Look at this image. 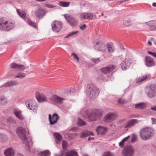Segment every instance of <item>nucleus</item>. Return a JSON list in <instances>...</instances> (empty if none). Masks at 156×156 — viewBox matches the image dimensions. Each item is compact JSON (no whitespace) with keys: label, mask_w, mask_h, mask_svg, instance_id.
I'll return each mask as SVG.
<instances>
[{"label":"nucleus","mask_w":156,"mask_h":156,"mask_svg":"<svg viewBox=\"0 0 156 156\" xmlns=\"http://www.w3.org/2000/svg\"><path fill=\"white\" fill-rule=\"evenodd\" d=\"M81 114L90 121L98 120L101 118L103 116L102 111L98 109H93L91 112L82 109L81 111Z\"/></svg>","instance_id":"obj_1"},{"label":"nucleus","mask_w":156,"mask_h":156,"mask_svg":"<svg viewBox=\"0 0 156 156\" xmlns=\"http://www.w3.org/2000/svg\"><path fill=\"white\" fill-rule=\"evenodd\" d=\"M86 92L87 96L93 99L97 98L99 93V89L92 84H88L87 85Z\"/></svg>","instance_id":"obj_2"},{"label":"nucleus","mask_w":156,"mask_h":156,"mask_svg":"<svg viewBox=\"0 0 156 156\" xmlns=\"http://www.w3.org/2000/svg\"><path fill=\"white\" fill-rule=\"evenodd\" d=\"M25 130L23 127H18L16 130V132L18 136L22 140L24 143H25L26 148L28 151L30 149L29 142L27 140V138L25 134Z\"/></svg>","instance_id":"obj_3"},{"label":"nucleus","mask_w":156,"mask_h":156,"mask_svg":"<svg viewBox=\"0 0 156 156\" xmlns=\"http://www.w3.org/2000/svg\"><path fill=\"white\" fill-rule=\"evenodd\" d=\"M154 132V130L150 127L143 128L140 130V137L143 140H147L152 136Z\"/></svg>","instance_id":"obj_4"},{"label":"nucleus","mask_w":156,"mask_h":156,"mask_svg":"<svg viewBox=\"0 0 156 156\" xmlns=\"http://www.w3.org/2000/svg\"><path fill=\"white\" fill-rule=\"evenodd\" d=\"M14 22L6 21L3 18H0V30L9 31L15 27Z\"/></svg>","instance_id":"obj_5"},{"label":"nucleus","mask_w":156,"mask_h":156,"mask_svg":"<svg viewBox=\"0 0 156 156\" xmlns=\"http://www.w3.org/2000/svg\"><path fill=\"white\" fill-rule=\"evenodd\" d=\"M27 107L28 109L37 113V105L35 101L33 99H28L25 102Z\"/></svg>","instance_id":"obj_6"},{"label":"nucleus","mask_w":156,"mask_h":156,"mask_svg":"<svg viewBox=\"0 0 156 156\" xmlns=\"http://www.w3.org/2000/svg\"><path fill=\"white\" fill-rule=\"evenodd\" d=\"M147 94L150 98L154 97L156 95V85L154 84L151 85L148 88Z\"/></svg>","instance_id":"obj_7"},{"label":"nucleus","mask_w":156,"mask_h":156,"mask_svg":"<svg viewBox=\"0 0 156 156\" xmlns=\"http://www.w3.org/2000/svg\"><path fill=\"white\" fill-rule=\"evenodd\" d=\"M134 153L133 148L130 145L126 147L122 151L124 156H133Z\"/></svg>","instance_id":"obj_8"},{"label":"nucleus","mask_w":156,"mask_h":156,"mask_svg":"<svg viewBox=\"0 0 156 156\" xmlns=\"http://www.w3.org/2000/svg\"><path fill=\"white\" fill-rule=\"evenodd\" d=\"M117 115L115 113L113 112H109L107 114L104 118V121L106 122H111L115 120Z\"/></svg>","instance_id":"obj_9"},{"label":"nucleus","mask_w":156,"mask_h":156,"mask_svg":"<svg viewBox=\"0 0 156 156\" xmlns=\"http://www.w3.org/2000/svg\"><path fill=\"white\" fill-rule=\"evenodd\" d=\"M64 17L67 21L72 26H76L78 21L69 15L66 14L64 15Z\"/></svg>","instance_id":"obj_10"},{"label":"nucleus","mask_w":156,"mask_h":156,"mask_svg":"<svg viewBox=\"0 0 156 156\" xmlns=\"http://www.w3.org/2000/svg\"><path fill=\"white\" fill-rule=\"evenodd\" d=\"M62 23L58 21H55L51 23L52 30L53 31L57 32H59L62 28Z\"/></svg>","instance_id":"obj_11"},{"label":"nucleus","mask_w":156,"mask_h":156,"mask_svg":"<svg viewBox=\"0 0 156 156\" xmlns=\"http://www.w3.org/2000/svg\"><path fill=\"white\" fill-rule=\"evenodd\" d=\"M59 119V117L56 113L54 114L52 117L51 114L49 115V120L51 125H54L57 123Z\"/></svg>","instance_id":"obj_12"},{"label":"nucleus","mask_w":156,"mask_h":156,"mask_svg":"<svg viewBox=\"0 0 156 156\" xmlns=\"http://www.w3.org/2000/svg\"><path fill=\"white\" fill-rule=\"evenodd\" d=\"M47 12L44 9H38L35 10V15L36 16L39 18H42L46 13Z\"/></svg>","instance_id":"obj_13"},{"label":"nucleus","mask_w":156,"mask_h":156,"mask_svg":"<svg viewBox=\"0 0 156 156\" xmlns=\"http://www.w3.org/2000/svg\"><path fill=\"white\" fill-rule=\"evenodd\" d=\"M139 122V121L136 119H131L127 122L124 127L125 129H128L134 126L136 124Z\"/></svg>","instance_id":"obj_14"},{"label":"nucleus","mask_w":156,"mask_h":156,"mask_svg":"<svg viewBox=\"0 0 156 156\" xmlns=\"http://www.w3.org/2000/svg\"><path fill=\"white\" fill-rule=\"evenodd\" d=\"M93 15L91 13L83 12L80 14V18L82 20H90L92 19Z\"/></svg>","instance_id":"obj_15"},{"label":"nucleus","mask_w":156,"mask_h":156,"mask_svg":"<svg viewBox=\"0 0 156 156\" xmlns=\"http://www.w3.org/2000/svg\"><path fill=\"white\" fill-rule=\"evenodd\" d=\"M131 64V59L129 58H126L122 62L121 66L122 69L125 70L129 68Z\"/></svg>","instance_id":"obj_16"},{"label":"nucleus","mask_w":156,"mask_h":156,"mask_svg":"<svg viewBox=\"0 0 156 156\" xmlns=\"http://www.w3.org/2000/svg\"><path fill=\"white\" fill-rule=\"evenodd\" d=\"M146 65L148 67L153 66L155 64V62L152 58L149 56H146L145 60Z\"/></svg>","instance_id":"obj_17"},{"label":"nucleus","mask_w":156,"mask_h":156,"mask_svg":"<svg viewBox=\"0 0 156 156\" xmlns=\"http://www.w3.org/2000/svg\"><path fill=\"white\" fill-rule=\"evenodd\" d=\"M115 68V66L109 65L105 67L101 68L100 70L105 74L112 72Z\"/></svg>","instance_id":"obj_18"},{"label":"nucleus","mask_w":156,"mask_h":156,"mask_svg":"<svg viewBox=\"0 0 156 156\" xmlns=\"http://www.w3.org/2000/svg\"><path fill=\"white\" fill-rule=\"evenodd\" d=\"M49 99L52 102L59 104L62 103L64 100L63 98H60L57 95L52 96L49 98Z\"/></svg>","instance_id":"obj_19"},{"label":"nucleus","mask_w":156,"mask_h":156,"mask_svg":"<svg viewBox=\"0 0 156 156\" xmlns=\"http://www.w3.org/2000/svg\"><path fill=\"white\" fill-rule=\"evenodd\" d=\"M97 133L100 135L105 134L108 131V128L106 127H103L99 126L96 129Z\"/></svg>","instance_id":"obj_20"},{"label":"nucleus","mask_w":156,"mask_h":156,"mask_svg":"<svg viewBox=\"0 0 156 156\" xmlns=\"http://www.w3.org/2000/svg\"><path fill=\"white\" fill-rule=\"evenodd\" d=\"M36 98L39 102H44L47 101L46 96L43 94H37Z\"/></svg>","instance_id":"obj_21"},{"label":"nucleus","mask_w":156,"mask_h":156,"mask_svg":"<svg viewBox=\"0 0 156 156\" xmlns=\"http://www.w3.org/2000/svg\"><path fill=\"white\" fill-rule=\"evenodd\" d=\"M17 84V82L16 81H10L5 83L3 85L0 86V88L1 87H10L16 85Z\"/></svg>","instance_id":"obj_22"},{"label":"nucleus","mask_w":156,"mask_h":156,"mask_svg":"<svg viewBox=\"0 0 156 156\" xmlns=\"http://www.w3.org/2000/svg\"><path fill=\"white\" fill-rule=\"evenodd\" d=\"M22 113V111L18 109H15L13 111V113L16 115V116L18 119L21 120L24 119Z\"/></svg>","instance_id":"obj_23"},{"label":"nucleus","mask_w":156,"mask_h":156,"mask_svg":"<svg viewBox=\"0 0 156 156\" xmlns=\"http://www.w3.org/2000/svg\"><path fill=\"white\" fill-rule=\"evenodd\" d=\"M4 154L5 156H14L15 151L13 148H9L5 151Z\"/></svg>","instance_id":"obj_24"},{"label":"nucleus","mask_w":156,"mask_h":156,"mask_svg":"<svg viewBox=\"0 0 156 156\" xmlns=\"http://www.w3.org/2000/svg\"><path fill=\"white\" fill-rule=\"evenodd\" d=\"M65 156H78V155L77 151L74 150H72L67 152L66 153Z\"/></svg>","instance_id":"obj_25"},{"label":"nucleus","mask_w":156,"mask_h":156,"mask_svg":"<svg viewBox=\"0 0 156 156\" xmlns=\"http://www.w3.org/2000/svg\"><path fill=\"white\" fill-rule=\"evenodd\" d=\"M16 11L17 13L20 17L24 20L25 19L26 17V15L25 11L20 9H17Z\"/></svg>","instance_id":"obj_26"},{"label":"nucleus","mask_w":156,"mask_h":156,"mask_svg":"<svg viewBox=\"0 0 156 156\" xmlns=\"http://www.w3.org/2000/svg\"><path fill=\"white\" fill-rule=\"evenodd\" d=\"M147 75H144L136 79V83H140L147 79Z\"/></svg>","instance_id":"obj_27"},{"label":"nucleus","mask_w":156,"mask_h":156,"mask_svg":"<svg viewBox=\"0 0 156 156\" xmlns=\"http://www.w3.org/2000/svg\"><path fill=\"white\" fill-rule=\"evenodd\" d=\"M54 135L56 139L55 141L56 143H58L62 139V137L61 135L59 133H54Z\"/></svg>","instance_id":"obj_28"},{"label":"nucleus","mask_w":156,"mask_h":156,"mask_svg":"<svg viewBox=\"0 0 156 156\" xmlns=\"http://www.w3.org/2000/svg\"><path fill=\"white\" fill-rule=\"evenodd\" d=\"M96 44L95 46V48L99 51H101L104 45L99 42H96Z\"/></svg>","instance_id":"obj_29"},{"label":"nucleus","mask_w":156,"mask_h":156,"mask_svg":"<svg viewBox=\"0 0 156 156\" xmlns=\"http://www.w3.org/2000/svg\"><path fill=\"white\" fill-rule=\"evenodd\" d=\"M8 137L5 134L0 133V142H5L6 141Z\"/></svg>","instance_id":"obj_30"},{"label":"nucleus","mask_w":156,"mask_h":156,"mask_svg":"<svg viewBox=\"0 0 156 156\" xmlns=\"http://www.w3.org/2000/svg\"><path fill=\"white\" fill-rule=\"evenodd\" d=\"M145 106V104L143 103H138L135 105V108L137 109H143Z\"/></svg>","instance_id":"obj_31"},{"label":"nucleus","mask_w":156,"mask_h":156,"mask_svg":"<svg viewBox=\"0 0 156 156\" xmlns=\"http://www.w3.org/2000/svg\"><path fill=\"white\" fill-rule=\"evenodd\" d=\"M107 47L108 52L110 54L113 53L115 51V48L114 47L111 45L107 44Z\"/></svg>","instance_id":"obj_32"},{"label":"nucleus","mask_w":156,"mask_h":156,"mask_svg":"<svg viewBox=\"0 0 156 156\" xmlns=\"http://www.w3.org/2000/svg\"><path fill=\"white\" fill-rule=\"evenodd\" d=\"M70 2H65L61 1L59 2L58 5L59 6L63 7H68L69 5Z\"/></svg>","instance_id":"obj_33"},{"label":"nucleus","mask_w":156,"mask_h":156,"mask_svg":"<svg viewBox=\"0 0 156 156\" xmlns=\"http://www.w3.org/2000/svg\"><path fill=\"white\" fill-rule=\"evenodd\" d=\"M50 153L49 150H47L42 151L39 153V156H49Z\"/></svg>","instance_id":"obj_34"},{"label":"nucleus","mask_w":156,"mask_h":156,"mask_svg":"<svg viewBox=\"0 0 156 156\" xmlns=\"http://www.w3.org/2000/svg\"><path fill=\"white\" fill-rule=\"evenodd\" d=\"M27 23L29 25L33 26L34 28H36L37 27V24L34 22L28 19L26 21Z\"/></svg>","instance_id":"obj_35"},{"label":"nucleus","mask_w":156,"mask_h":156,"mask_svg":"<svg viewBox=\"0 0 156 156\" xmlns=\"http://www.w3.org/2000/svg\"><path fill=\"white\" fill-rule=\"evenodd\" d=\"M26 75V73H19L17 74V75L15 76V78H23L25 77Z\"/></svg>","instance_id":"obj_36"},{"label":"nucleus","mask_w":156,"mask_h":156,"mask_svg":"<svg viewBox=\"0 0 156 156\" xmlns=\"http://www.w3.org/2000/svg\"><path fill=\"white\" fill-rule=\"evenodd\" d=\"M90 60L92 62L95 64L99 63L102 60L100 58H91Z\"/></svg>","instance_id":"obj_37"},{"label":"nucleus","mask_w":156,"mask_h":156,"mask_svg":"<svg viewBox=\"0 0 156 156\" xmlns=\"http://www.w3.org/2000/svg\"><path fill=\"white\" fill-rule=\"evenodd\" d=\"M77 123L78 125L80 126H84L86 124L85 122H84L80 118H79L78 119Z\"/></svg>","instance_id":"obj_38"},{"label":"nucleus","mask_w":156,"mask_h":156,"mask_svg":"<svg viewBox=\"0 0 156 156\" xmlns=\"http://www.w3.org/2000/svg\"><path fill=\"white\" fill-rule=\"evenodd\" d=\"M88 136L87 131H83L81 133L80 137L81 138H84Z\"/></svg>","instance_id":"obj_39"},{"label":"nucleus","mask_w":156,"mask_h":156,"mask_svg":"<svg viewBox=\"0 0 156 156\" xmlns=\"http://www.w3.org/2000/svg\"><path fill=\"white\" fill-rule=\"evenodd\" d=\"M79 31L78 30L76 31H74L70 34H68L67 36H66L65 37L66 38H67L69 37H70L74 36L76 35V34H77L78 33H79Z\"/></svg>","instance_id":"obj_40"},{"label":"nucleus","mask_w":156,"mask_h":156,"mask_svg":"<svg viewBox=\"0 0 156 156\" xmlns=\"http://www.w3.org/2000/svg\"><path fill=\"white\" fill-rule=\"evenodd\" d=\"M137 136L135 134H132L131 135V142L132 143H134L136 141V138Z\"/></svg>","instance_id":"obj_41"},{"label":"nucleus","mask_w":156,"mask_h":156,"mask_svg":"<svg viewBox=\"0 0 156 156\" xmlns=\"http://www.w3.org/2000/svg\"><path fill=\"white\" fill-rule=\"evenodd\" d=\"M0 102L2 105L5 104L7 102V100L5 97H2L0 98Z\"/></svg>","instance_id":"obj_42"},{"label":"nucleus","mask_w":156,"mask_h":156,"mask_svg":"<svg viewBox=\"0 0 156 156\" xmlns=\"http://www.w3.org/2000/svg\"><path fill=\"white\" fill-rule=\"evenodd\" d=\"M18 64L15 63H12L10 64V67L12 69H17Z\"/></svg>","instance_id":"obj_43"},{"label":"nucleus","mask_w":156,"mask_h":156,"mask_svg":"<svg viewBox=\"0 0 156 156\" xmlns=\"http://www.w3.org/2000/svg\"><path fill=\"white\" fill-rule=\"evenodd\" d=\"M71 56L73 57V58L74 60L76 59L77 62H79V58L75 53H72Z\"/></svg>","instance_id":"obj_44"},{"label":"nucleus","mask_w":156,"mask_h":156,"mask_svg":"<svg viewBox=\"0 0 156 156\" xmlns=\"http://www.w3.org/2000/svg\"><path fill=\"white\" fill-rule=\"evenodd\" d=\"M103 156H115V154L110 152H105L103 154Z\"/></svg>","instance_id":"obj_45"},{"label":"nucleus","mask_w":156,"mask_h":156,"mask_svg":"<svg viewBox=\"0 0 156 156\" xmlns=\"http://www.w3.org/2000/svg\"><path fill=\"white\" fill-rule=\"evenodd\" d=\"M25 68L24 66L21 64H18L17 69L20 70H23Z\"/></svg>","instance_id":"obj_46"},{"label":"nucleus","mask_w":156,"mask_h":156,"mask_svg":"<svg viewBox=\"0 0 156 156\" xmlns=\"http://www.w3.org/2000/svg\"><path fill=\"white\" fill-rule=\"evenodd\" d=\"M66 153L64 151H62L59 154H55V156H65Z\"/></svg>","instance_id":"obj_47"},{"label":"nucleus","mask_w":156,"mask_h":156,"mask_svg":"<svg viewBox=\"0 0 156 156\" xmlns=\"http://www.w3.org/2000/svg\"><path fill=\"white\" fill-rule=\"evenodd\" d=\"M123 24L125 26H128L131 24V22L129 20H126L124 21Z\"/></svg>","instance_id":"obj_48"},{"label":"nucleus","mask_w":156,"mask_h":156,"mask_svg":"<svg viewBox=\"0 0 156 156\" xmlns=\"http://www.w3.org/2000/svg\"><path fill=\"white\" fill-rule=\"evenodd\" d=\"M67 145V142L63 140L62 142V148L63 149L65 150L66 149Z\"/></svg>","instance_id":"obj_49"},{"label":"nucleus","mask_w":156,"mask_h":156,"mask_svg":"<svg viewBox=\"0 0 156 156\" xmlns=\"http://www.w3.org/2000/svg\"><path fill=\"white\" fill-rule=\"evenodd\" d=\"M155 21L152 20L149 22H147L146 24L147 25L151 27V26L153 25L155 23Z\"/></svg>","instance_id":"obj_50"},{"label":"nucleus","mask_w":156,"mask_h":156,"mask_svg":"<svg viewBox=\"0 0 156 156\" xmlns=\"http://www.w3.org/2000/svg\"><path fill=\"white\" fill-rule=\"evenodd\" d=\"M148 53L153 57L156 58V53L151 51H148Z\"/></svg>","instance_id":"obj_51"},{"label":"nucleus","mask_w":156,"mask_h":156,"mask_svg":"<svg viewBox=\"0 0 156 156\" xmlns=\"http://www.w3.org/2000/svg\"><path fill=\"white\" fill-rule=\"evenodd\" d=\"M118 102L120 104H124L126 101H125L122 99H119L118 101Z\"/></svg>","instance_id":"obj_52"},{"label":"nucleus","mask_w":156,"mask_h":156,"mask_svg":"<svg viewBox=\"0 0 156 156\" xmlns=\"http://www.w3.org/2000/svg\"><path fill=\"white\" fill-rule=\"evenodd\" d=\"M87 27L86 25L85 24H83L81 26H80V29L81 30H84Z\"/></svg>","instance_id":"obj_53"},{"label":"nucleus","mask_w":156,"mask_h":156,"mask_svg":"<svg viewBox=\"0 0 156 156\" xmlns=\"http://www.w3.org/2000/svg\"><path fill=\"white\" fill-rule=\"evenodd\" d=\"M46 6L49 8H52L55 7V6L52 5L51 4H46Z\"/></svg>","instance_id":"obj_54"},{"label":"nucleus","mask_w":156,"mask_h":156,"mask_svg":"<svg viewBox=\"0 0 156 156\" xmlns=\"http://www.w3.org/2000/svg\"><path fill=\"white\" fill-rule=\"evenodd\" d=\"M151 120L152 121V123L153 124H156V119L155 118H151Z\"/></svg>","instance_id":"obj_55"},{"label":"nucleus","mask_w":156,"mask_h":156,"mask_svg":"<svg viewBox=\"0 0 156 156\" xmlns=\"http://www.w3.org/2000/svg\"><path fill=\"white\" fill-rule=\"evenodd\" d=\"M125 142L122 140L121 142L119 143V145L121 147H122L123 146V144Z\"/></svg>","instance_id":"obj_56"},{"label":"nucleus","mask_w":156,"mask_h":156,"mask_svg":"<svg viewBox=\"0 0 156 156\" xmlns=\"http://www.w3.org/2000/svg\"><path fill=\"white\" fill-rule=\"evenodd\" d=\"M150 29L151 30H154L156 29V26L154 25H152L150 27Z\"/></svg>","instance_id":"obj_57"},{"label":"nucleus","mask_w":156,"mask_h":156,"mask_svg":"<svg viewBox=\"0 0 156 156\" xmlns=\"http://www.w3.org/2000/svg\"><path fill=\"white\" fill-rule=\"evenodd\" d=\"M130 137V136H128L127 137L124 138L123 140V141H124V142H125V141H126Z\"/></svg>","instance_id":"obj_58"},{"label":"nucleus","mask_w":156,"mask_h":156,"mask_svg":"<svg viewBox=\"0 0 156 156\" xmlns=\"http://www.w3.org/2000/svg\"><path fill=\"white\" fill-rule=\"evenodd\" d=\"M87 133H88V135H92V136L94 135V133H92V132H91V131H87Z\"/></svg>","instance_id":"obj_59"},{"label":"nucleus","mask_w":156,"mask_h":156,"mask_svg":"<svg viewBox=\"0 0 156 156\" xmlns=\"http://www.w3.org/2000/svg\"><path fill=\"white\" fill-rule=\"evenodd\" d=\"M151 109L153 110L156 111V106H154L151 108Z\"/></svg>","instance_id":"obj_60"},{"label":"nucleus","mask_w":156,"mask_h":156,"mask_svg":"<svg viewBox=\"0 0 156 156\" xmlns=\"http://www.w3.org/2000/svg\"><path fill=\"white\" fill-rule=\"evenodd\" d=\"M151 39L153 41L154 43L156 45V40L154 39L153 38H151Z\"/></svg>","instance_id":"obj_61"},{"label":"nucleus","mask_w":156,"mask_h":156,"mask_svg":"<svg viewBox=\"0 0 156 156\" xmlns=\"http://www.w3.org/2000/svg\"><path fill=\"white\" fill-rule=\"evenodd\" d=\"M147 44L149 46H151L152 45V43L150 41H149L147 43Z\"/></svg>","instance_id":"obj_62"},{"label":"nucleus","mask_w":156,"mask_h":156,"mask_svg":"<svg viewBox=\"0 0 156 156\" xmlns=\"http://www.w3.org/2000/svg\"><path fill=\"white\" fill-rule=\"evenodd\" d=\"M94 137H89L88 138V140H94Z\"/></svg>","instance_id":"obj_63"},{"label":"nucleus","mask_w":156,"mask_h":156,"mask_svg":"<svg viewBox=\"0 0 156 156\" xmlns=\"http://www.w3.org/2000/svg\"><path fill=\"white\" fill-rule=\"evenodd\" d=\"M152 5L154 7H156V3L154 2L152 4Z\"/></svg>","instance_id":"obj_64"}]
</instances>
